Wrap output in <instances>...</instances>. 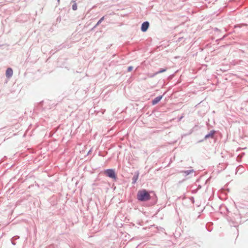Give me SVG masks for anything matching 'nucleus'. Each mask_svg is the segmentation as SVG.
Masks as SVG:
<instances>
[{
    "instance_id": "nucleus-1",
    "label": "nucleus",
    "mask_w": 248,
    "mask_h": 248,
    "mask_svg": "<svg viewBox=\"0 0 248 248\" xmlns=\"http://www.w3.org/2000/svg\"><path fill=\"white\" fill-rule=\"evenodd\" d=\"M151 196L145 189L140 190L137 194V199L140 201H146L150 199Z\"/></svg>"
},
{
    "instance_id": "nucleus-2",
    "label": "nucleus",
    "mask_w": 248,
    "mask_h": 248,
    "mask_svg": "<svg viewBox=\"0 0 248 248\" xmlns=\"http://www.w3.org/2000/svg\"><path fill=\"white\" fill-rule=\"evenodd\" d=\"M105 174L108 177L116 179V175L114 172V171L113 170L111 169H108L105 171L104 172Z\"/></svg>"
},
{
    "instance_id": "nucleus-3",
    "label": "nucleus",
    "mask_w": 248,
    "mask_h": 248,
    "mask_svg": "<svg viewBox=\"0 0 248 248\" xmlns=\"http://www.w3.org/2000/svg\"><path fill=\"white\" fill-rule=\"evenodd\" d=\"M149 26V24L148 22H144L141 26V31H146L148 29Z\"/></svg>"
},
{
    "instance_id": "nucleus-4",
    "label": "nucleus",
    "mask_w": 248,
    "mask_h": 248,
    "mask_svg": "<svg viewBox=\"0 0 248 248\" xmlns=\"http://www.w3.org/2000/svg\"><path fill=\"white\" fill-rule=\"evenodd\" d=\"M13 70L11 68H8L6 71V76L7 78H10L13 75Z\"/></svg>"
},
{
    "instance_id": "nucleus-5",
    "label": "nucleus",
    "mask_w": 248,
    "mask_h": 248,
    "mask_svg": "<svg viewBox=\"0 0 248 248\" xmlns=\"http://www.w3.org/2000/svg\"><path fill=\"white\" fill-rule=\"evenodd\" d=\"M162 96H159L155 98L152 101L153 105H155L158 102H159L160 100L162 99Z\"/></svg>"
},
{
    "instance_id": "nucleus-6",
    "label": "nucleus",
    "mask_w": 248,
    "mask_h": 248,
    "mask_svg": "<svg viewBox=\"0 0 248 248\" xmlns=\"http://www.w3.org/2000/svg\"><path fill=\"white\" fill-rule=\"evenodd\" d=\"M215 132L214 130L211 131L207 135H206L205 136V139H207L209 138H213L214 136V135L215 134Z\"/></svg>"
},
{
    "instance_id": "nucleus-7",
    "label": "nucleus",
    "mask_w": 248,
    "mask_h": 248,
    "mask_svg": "<svg viewBox=\"0 0 248 248\" xmlns=\"http://www.w3.org/2000/svg\"><path fill=\"white\" fill-rule=\"evenodd\" d=\"M166 70H167L166 68L162 69L160 71H159L158 72H156V74H158L161 73L162 72H165V71H166Z\"/></svg>"
},
{
    "instance_id": "nucleus-8",
    "label": "nucleus",
    "mask_w": 248,
    "mask_h": 248,
    "mask_svg": "<svg viewBox=\"0 0 248 248\" xmlns=\"http://www.w3.org/2000/svg\"><path fill=\"white\" fill-rule=\"evenodd\" d=\"M104 19V16H103L101 19L98 21V22L97 23L96 26L98 25Z\"/></svg>"
},
{
    "instance_id": "nucleus-9",
    "label": "nucleus",
    "mask_w": 248,
    "mask_h": 248,
    "mask_svg": "<svg viewBox=\"0 0 248 248\" xmlns=\"http://www.w3.org/2000/svg\"><path fill=\"white\" fill-rule=\"evenodd\" d=\"M72 9L73 10H76L77 9V5L76 3H75L72 6Z\"/></svg>"
},
{
    "instance_id": "nucleus-10",
    "label": "nucleus",
    "mask_w": 248,
    "mask_h": 248,
    "mask_svg": "<svg viewBox=\"0 0 248 248\" xmlns=\"http://www.w3.org/2000/svg\"><path fill=\"white\" fill-rule=\"evenodd\" d=\"M132 69H133V67L132 66H130L128 68V71L129 72H130V71H131L132 70Z\"/></svg>"
},
{
    "instance_id": "nucleus-11",
    "label": "nucleus",
    "mask_w": 248,
    "mask_h": 248,
    "mask_svg": "<svg viewBox=\"0 0 248 248\" xmlns=\"http://www.w3.org/2000/svg\"><path fill=\"white\" fill-rule=\"evenodd\" d=\"M192 171H193V170H189V171H185V172L187 174H188L189 173H190V172H191Z\"/></svg>"
}]
</instances>
